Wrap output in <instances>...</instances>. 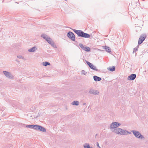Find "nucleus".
Segmentation results:
<instances>
[{"mask_svg":"<svg viewBox=\"0 0 148 148\" xmlns=\"http://www.w3.org/2000/svg\"><path fill=\"white\" fill-rule=\"evenodd\" d=\"M138 50V49H137V48H136V47L134 48V51H133V52L134 53L135 51H136Z\"/></svg>","mask_w":148,"mask_h":148,"instance_id":"bb28decb","label":"nucleus"},{"mask_svg":"<svg viewBox=\"0 0 148 148\" xmlns=\"http://www.w3.org/2000/svg\"><path fill=\"white\" fill-rule=\"evenodd\" d=\"M121 125V124L117 122H113L110 125V129H114V131Z\"/></svg>","mask_w":148,"mask_h":148,"instance_id":"20e7f679","label":"nucleus"},{"mask_svg":"<svg viewBox=\"0 0 148 148\" xmlns=\"http://www.w3.org/2000/svg\"><path fill=\"white\" fill-rule=\"evenodd\" d=\"M41 37L43 38L44 39L46 40V39H47V38L48 37L45 34H42L41 35Z\"/></svg>","mask_w":148,"mask_h":148,"instance_id":"412c9836","label":"nucleus"},{"mask_svg":"<svg viewBox=\"0 0 148 148\" xmlns=\"http://www.w3.org/2000/svg\"><path fill=\"white\" fill-rule=\"evenodd\" d=\"M42 65L45 66H47V65H49L50 63L47 62H43Z\"/></svg>","mask_w":148,"mask_h":148,"instance_id":"aec40b11","label":"nucleus"},{"mask_svg":"<svg viewBox=\"0 0 148 148\" xmlns=\"http://www.w3.org/2000/svg\"><path fill=\"white\" fill-rule=\"evenodd\" d=\"M81 73L82 74L85 75L86 74L87 72H86L84 70H83L82 71Z\"/></svg>","mask_w":148,"mask_h":148,"instance_id":"393cba45","label":"nucleus"},{"mask_svg":"<svg viewBox=\"0 0 148 148\" xmlns=\"http://www.w3.org/2000/svg\"><path fill=\"white\" fill-rule=\"evenodd\" d=\"M50 45H51V46L54 48H57L56 45L54 44V42L53 41V42H52L51 44Z\"/></svg>","mask_w":148,"mask_h":148,"instance_id":"b1692460","label":"nucleus"},{"mask_svg":"<svg viewBox=\"0 0 148 148\" xmlns=\"http://www.w3.org/2000/svg\"><path fill=\"white\" fill-rule=\"evenodd\" d=\"M131 132L137 138H140L141 140H144L145 139V137L139 131L137 130H131Z\"/></svg>","mask_w":148,"mask_h":148,"instance_id":"7ed1b4c3","label":"nucleus"},{"mask_svg":"<svg viewBox=\"0 0 148 148\" xmlns=\"http://www.w3.org/2000/svg\"><path fill=\"white\" fill-rule=\"evenodd\" d=\"M40 127H41L40 125H35L34 129L38 131H41Z\"/></svg>","mask_w":148,"mask_h":148,"instance_id":"dca6fc26","label":"nucleus"},{"mask_svg":"<svg viewBox=\"0 0 148 148\" xmlns=\"http://www.w3.org/2000/svg\"><path fill=\"white\" fill-rule=\"evenodd\" d=\"M72 30L79 36L88 38H90V36L89 34L84 33L82 30L75 29H73Z\"/></svg>","mask_w":148,"mask_h":148,"instance_id":"f257e3e1","label":"nucleus"},{"mask_svg":"<svg viewBox=\"0 0 148 148\" xmlns=\"http://www.w3.org/2000/svg\"><path fill=\"white\" fill-rule=\"evenodd\" d=\"M35 125H26V127L32 129H35Z\"/></svg>","mask_w":148,"mask_h":148,"instance_id":"6ab92c4d","label":"nucleus"},{"mask_svg":"<svg viewBox=\"0 0 148 148\" xmlns=\"http://www.w3.org/2000/svg\"><path fill=\"white\" fill-rule=\"evenodd\" d=\"M93 79L96 82L99 81L101 80V77L95 75L93 76Z\"/></svg>","mask_w":148,"mask_h":148,"instance_id":"f8f14e48","label":"nucleus"},{"mask_svg":"<svg viewBox=\"0 0 148 148\" xmlns=\"http://www.w3.org/2000/svg\"><path fill=\"white\" fill-rule=\"evenodd\" d=\"M84 148H90L89 145L88 143H86L84 145Z\"/></svg>","mask_w":148,"mask_h":148,"instance_id":"5701e85b","label":"nucleus"},{"mask_svg":"<svg viewBox=\"0 0 148 148\" xmlns=\"http://www.w3.org/2000/svg\"><path fill=\"white\" fill-rule=\"evenodd\" d=\"M46 40L50 44H51L52 42H53L52 40L50 37H49L47 38V39H46Z\"/></svg>","mask_w":148,"mask_h":148,"instance_id":"2eb2a0df","label":"nucleus"},{"mask_svg":"<svg viewBox=\"0 0 148 148\" xmlns=\"http://www.w3.org/2000/svg\"><path fill=\"white\" fill-rule=\"evenodd\" d=\"M139 45L138 44V45H137V47H136V48H137V49H138V47H139Z\"/></svg>","mask_w":148,"mask_h":148,"instance_id":"c85d7f7f","label":"nucleus"},{"mask_svg":"<svg viewBox=\"0 0 148 148\" xmlns=\"http://www.w3.org/2000/svg\"><path fill=\"white\" fill-rule=\"evenodd\" d=\"M86 62L90 69L96 71H98V70L96 69V66L93 65L92 64L88 61H86Z\"/></svg>","mask_w":148,"mask_h":148,"instance_id":"0eeeda50","label":"nucleus"},{"mask_svg":"<svg viewBox=\"0 0 148 148\" xmlns=\"http://www.w3.org/2000/svg\"><path fill=\"white\" fill-rule=\"evenodd\" d=\"M79 102L77 101H74L72 102L71 104L73 105L78 106L79 105Z\"/></svg>","mask_w":148,"mask_h":148,"instance_id":"a211bd4d","label":"nucleus"},{"mask_svg":"<svg viewBox=\"0 0 148 148\" xmlns=\"http://www.w3.org/2000/svg\"><path fill=\"white\" fill-rule=\"evenodd\" d=\"M113 131H114L115 133L117 134H120L121 135L129 134H131L130 132L123 130L119 128H116L115 130Z\"/></svg>","mask_w":148,"mask_h":148,"instance_id":"f03ea898","label":"nucleus"},{"mask_svg":"<svg viewBox=\"0 0 148 148\" xmlns=\"http://www.w3.org/2000/svg\"><path fill=\"white\" fill-rule=\"evenodd\" d=\"M107 69L113 72L115 70V68L114 66H112V67L110 66Z\"/></svg>","mask_w":148,"mask_h":148,"instance_id":"4468645a","label":"nucleus"},{"mask_svg":"<svg viewBox=\"0 0 148 148\" xmlns=\"http://www.w3.org/2000/svg\"><path fill=\"white\" fill-rule=\"evenodd\" d=\"M18 58L19 59H23V57L21 55H19L17 56Z\"/></svg>","mask_w":148,"mask_h":148,"instance_id":"a878e982","label":"nucleus"},{"mask_svg":"<svg viewBox=\"0 0 148 148\" xmlns=\"http://www.w3.org/2000/svg\"><path fill=\"white\" fill-rule=\"evenodd\" d=\"M136 75L135 74H132L127 77V79L130 80H133L136 78Z\"/></svg>","mask_w":148,"mask_h":148,"instance_id":"9b49d317","label":"nucleus"},{"mask_svg":"<svg viewBox=\"0 0 148 148\" xmlns=\"http://www.w3.org/2000/svg\"><path fill=\"white\" fill-rule=\"evenodd\" d=\"M79 45L81 49L85 51L88 52L90 50V49L89 47H85L83 44L81 43L79 44Z\"/></svg>","mask_w":148,"mask_h":148,"instance_id":"1a4fd4ad","label":"nucleus"},{"mask_svg":"<svg viewBox=\"0 0 148 148\" xmlns=\"http://www.w3.org/2000/svg\"><path fill=\"white\" fill-rule=\"evenodd\" d=\"M37 49L36 47L35 46L30 48L28 50V51L31 52H34Z\"/></svg>","mask_w":148,"mask_h":148,"instance_id":"ddd939ff","label":"nucleus"},{"mask_svg":"<svg viewBox=\"0 0 148 148\" xmlns=\"http://www.w3.org/2000/svg\"><path fill=\"white\" fill-rule=\"evenodd\" d=\"M40 128H41L40 129L41 130V131L43 132H45L46 131V129L44 127H43L41 126V127H40Z\"/></svg>","mask_w":148,"mask_h":148,"instance_id":"4be33fe9","label":"nucleus"},{"mask_svg":"<svg viewBox=\"0 0 148 148\" xmlns=\"http://www.w3.org/2000/svg\"><path fill=\"white\" fill-rule=\"evenodd\" d=\"M83 105L84 106L86 105V103H83Z\"/></svg>","mask_w":148,"mask_h":148,"instance_id":"c756f323","label":"nucleus"},{"mask_svg":"<svg viewBox=\"0 0 148 148\" xmlns=\"http://www.w3.org/2000/svg\"><path fill=\"white\" fill-rule=\"evenodd\" d=\"M146 38V36L144 35H141L139 38L138 44L139 45L141 44L145 40Z\"/></svg>","mask_w":148,"mask_h":148,"instance_id":"9d476101","label":"nucleus"},{"mask_svg":"<svg viewBox=\"0 0 148 148\" xmlns=\"http://www.w3.org/2000/svg\"><path fill=\"white\" fill-rule=\"evenodd\" d=\"M105 49H106V51L108 53H110L111 52L110 48L108 47L105 46Z\"/></svg>","mask_w":148,"mask_h":148,"instance_id":"f3484780","label":"nucleus"},{"mask_svg":"<svg viewBox=\"0 0 148 148\" xmlns=\"http://www.w3.org/2000/svg\"><path fill=\"white\" fill-rule=\"evenodd\" d=\"M3 72L5 76L7 78L10 79L13 78V75L10 72L5 71H3Z\"/></svg>","mask_w":148,"mask_h":148,"instance_id":"423d86ee","label":"nucleus"},{"mask_svg":"<svg viewBox=\"0 0 148 148\" xmlns=\"http://www.w3.org/2000/svg\"><path fill=\"white\" fill-rule=\"evenodd\" d=\"M96 145H97V147H99V148H101V147L99 146V143L98 142H97L96 143Z\"/></svg>","mask_w":148,"mask_h":148,"instance_id":"cd10ccee","label":"nucleus"},{"mask_svg":"<svg viewBox=\"0 0 148 148\" xmlns=\"http://www.w3.org/2000/svg\"><path fill=\"white\" fill-rule=\"evenodd\" d=\"M67 35L68 37L72 41H75V36L73 32L69 31L67 34Z\"/></svg>","mask_w":148,"mask_h":148,"instance_id":"39448f33","label":"nucleus"},{"mask_svg":"<svg viewBox=\"0 0 148 148\" xmlns=\"http://www.w3.org/2000/svg\"><path fill=\"white\" fill-rule=\"evenodd\" d=\"M88 93L90 94H94L95 95H97L99 94V92L98 90H95L92 88L90 89Z\"/></svg>","mask_w":148,"mask_h":148,"instance_id":"6e6552de","label":"nucleus"}]
</instances>
